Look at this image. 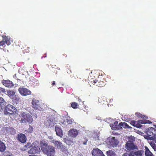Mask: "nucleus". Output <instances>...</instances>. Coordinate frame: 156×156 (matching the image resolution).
<instances>
[{
    "label": "nucleus",
    "instance_id": "1",
    "mask_svg": "<svg viewBox=\"0 0 156 156\" xmlns=\"http://www.w3.org/2000/svg\"><path fill=\"white\" fill-rule=\"evenodd\" d=\"M41 148L43 152L47 156H51L55 154V147L48 145L45 141H42L41 142Z\"/></svg>",
    "mask_w": 156,
    "mask_h": 156
},
{
    "label": "nucleus",
    "instance_id": "2",
    "mask_svg": "<svg viewBox=\"0 0 156 156\" xmlns=\"http://www.w3.org/2000/svg\"><path fill=\"white\" fill-rule=\"evenodd\" d=\"M4 111L5 115H16L17 112V110L13 106L11 105H8L5 106Z\"/></svg>",
    "mask_w": 156,
    "mask_h": 156
},
{
    "label": "nucleus",
    "instance_id": "3",
    "mask_svg": "<svg viewBox=\"0 0 156 156\" xmlns=\"http://www.w3.org/2000/svg\"><path fill=\"white\" fill-rule=\"evenodd\" d=\"M41 151L39 143L37 141H34L31 145L30 149L28 151L29 154L39 153Z\"/></svg>",
    "mask_w": 156,
    "mask_h": 156
},
{
    "label": "nucleus",
    "instance_id": "4",
    "mask_svg": "<svg viewBox=\"0 0 156 156\" xmlns=\"http://www.w3.org/2000/svg\"><path fill=\"white\" fill-rule=\"evenodd\" d=\"M57 120L54 115H49L47 118V119L45 122V124L47 127L50 126H52L56 124Z\"/></svg>",
    "mask_w": 156,
    "mask_h": 156
},
{
    "label": "nucleus",
    "instance_id": "5",
    "mask_svg": "<svg viewBox=\"0 0 156 156\" xmlns=\"http://www.w3.org/2000/svg\"><path fill=\"white\" fill-rule=\"evenodd\" d=\"M125 147L128 151H131L135 149H138L137 147L135 145L133 142L128 141L125 145Z\"/></svg>",
    "mask_w": 156,
    "mask_h": 156
},
{
    "label": "nucleus",
    "instance_id": "6",
    "mask_svg": "<svg viewBox=\"0 0 156 156\" xmlns=\"http://www.w3.org/2000/svg\"><path fill=\"white\" fill-rule=\"evenodd\" d=\"M19 93L22 95L26 96L31 94V91L27 89L20 87L18 89Z\"/></svg>",
    "mask_w": 156,
    "mask_h": 156
},
{
    "label": "nucleus",
    "instance_id": "7",
    "mask_svg": "<svg viewBox=\"0 0 156 156\" xmlns=\"http://www.w3.org/2000/svg\"><path fill=\"white\" fill-rule=\"evenodd\" d=\"M16 138L17 140L22 143H24L26 141L27 138L25 135L24 134L21 133L17 135Z\"/></svg>",
    "mask_w": 156,
    "mask_h": 156
},
{
    "label": "nucleus",
    "instance_id": "8",
    "mask_svg": "<svg viewBox=\"0 0 156 156\" xmlns=\"http://www.w3.org/2000/svg\"><path fill=\"white\" fill-rule=\"evenodd\" d=\"M22 115L23 118L24 119H26L27 122L30 123L32 121H33V119L32 117V116L28 112H23L22 113Z\"/></svg>",
    "mask_w": 156,
    "mask_h": 156
},
{
    "label": "nucleus",
    "instance_id": "9",
    "mask_svg": "<svg viewBox=\"0 0 156 156\" xmlns=\"http://www.w3.org/2000/svg\"><path fill=\"white\" fill-rule=\"evenodd\" d=\"M78 130L75 129H72L68 132V135L73 138L76 137L78 134Z\"/></svg>",
    "mask_w": 156,
    "mask_h": 156
},
{
    "label": "nucleus",
    "instance_id": "10",
    "mask_svg": "<svg viewBox=\"0 0 156 156\" xmlns=\"http://www.w3.org/2000/svg\"><path fill=\"white\" fill-rule=\"evenodd\" d=\"M92 154L93 156H106L98 148L94 149Z\"/></svg>",
    "mask_w": 156,
    "mask_h": 156
},
{
    "label": "nucleus",
    "instance_id": "11",
    "mask_svg": "<svg viewBox=\"0 0 156 156\" xmlns=\"http://www.w3.org/2000/svg\"><path fill=\"white\" fill-rule=\"evenodd\" d=\"M108 140L111 144L113 147L116 146L118 144V141L114 137H109L108 138Z\"/></svg>",
    "mask_w": 156,
    "mask_h": 156
},
{
    "label": "nucleus",
    "instance_id": "12",
    "mask_svg": "<svg viewBox=\"0 0 156 156\" xmlns=\"http://www.w3.org/2000/svg\"><path fill=\"white\" fill-rule=\"evenodd\" d=\"M55 131L57 136L60 137L63 135V131L62 129L61 126L60 125H56L55 126Z\"/></svg>",
    "mask_w": 156,
    "mask_h": 156
},
{
    "label": "nucleus",
    "instance_id": "13",
    "mask_svg": "<svg viewBox=\"0 0 156 156\" xmlns=\"http://www.w3.org/2000/svg\"><path fill=\"white\" fill-rule=\"evenodd\" d=\"M2 83L4 86L7 87H11L13 86V83L9 80H3Z\"/></svg>",
    "mask_w": 156,
    "mask_h": 156
},
{
    "label": "nucleus",
    "instance_id": "14",
    "mask_svg": "<svg viewBox=\"0 0 156 156\" xmlns=\"http://www.w3.org/2000/svg\"><path fill=\"white\" fill-rule=\"evenodd\" d=\"M6 105V102L2 98L0 97V111L3 110Z\"/></svg>",
    "mask_w": 156,
    "mask_h": 156
},
{
    "label": "nucleus",
    "instance_id": "15",
    "mask_svg": "<svg viewBox=\"0 0 156 156\" xmlns=\"http://www.w3.org/2000/svg\"><path fill=\"white\" fill-rule=\"evenodd\" d=\"M50 142L53 143L54 144L55 146L58 149H60V148H61L62 143L61 142H60L59 141L52 140H51Z\"/></svg>",
    "mask_w": 156,
    "mask_h": 156
},
{
    "label": "nucleus",
    "instance_id": "16",
    "mask_svg": "<svg viewBox=\"0 0 156 156\" xmlns=\"http://www.w3.org/2000/svg\"><path fill=\"white\" fill-rule=\"evenodd\" d=\"M137 122H138V126H139L138 128L142 126L140 124H151L152 123V122L148 120H139Z\"/></svg>",
    "mask_w": 156,
    "mask_h": 156
},
{
    "label": "nucleus",
    "instance_id": "17",
    "mask_svg": "<svg viewBox=\"0 0 156 156\" xmlns=\"http://www.w3.org/2000/svg\"><path fill=\"white\" fill-rule=\"evenodd\" d=\"M32 106L35 109H37L40 106L39 101L35 99H33L32 101Z\"/></svg>",
    "mask_w": 156,
    "mask_h": 156
},
{
    "label": "nucleus",
    "instance_id": "18",
    "mask_svg": "<svg viewBox=\"0 0 156 156\" xmlns=\"http://www.w3.org/2000/svg\"><path fill=\"white\" fill-rule=\"evenodd\" d=\"M4 130H5L8 133H10L12 134H14L15 133V130L12 128L5 127L4 128Z\"/></svg>",
    "mask_w": 156,
    "mask_h": 156
},
{
    "label": "nucleus",
    "instance_id": "19",
    "mask_svg": "<svg viewBox=\"0 0 156 156\" xmlns=\"http://www.w3.org/2000/svg\"><path fill=\"white\" fill-rule=\"evenodd\" d=\"M153 131H155L154 128L152 127H149L148 128V131L147 132V135L150 136L154 137V134Z\"/></svg>",
    "mask_w": 156,
    "mask_h": 156
},
{
    "label": "nucleus",
    "instance_id": "20",
    "mask_svg": "<svg viewBox=\"0 0 156 156\" xmlns=\"http://www.w3.org/2000/svg\"><path fill=\"white\" fill-rule=\"evenodd\" d=\"M119 125H120V128L122 129V126L123 127L125 128L126 129H131L132 128L129 126L125 122H121L119 124Z\"/></svg>",
    "mask_w": 156,
    "mask_h": 156
},
{
    "label": "nucleus",
    "instance_id": "21",
    "mask_svg": "<svg viewBox=\"0 0 156 156\" xmlns=\"http://www.w3.org/2000/svg\"><path fill=\"white\" fill-rule=\"evenodd\" d=\"M145 154L146 156H154L153 154L147 147L145 146Z\"/></svg>",
    "mask_w": 156,
    "mask_h": 156
},
{
    "label": "nucleus",
    "instance_id": "22",
    "mask_svg": "<svg viewBox=\"0 0 156 156\" xmlns=\"http://www.w3.org/2000/svg\"><path fill=\"white\" fill-rule=\"evenodd\" d=\"M112 129L113 130L118 129V127H120V125L117 121L115 122L111 126Z\"/></svg>",
    "mask_w": 156,
    "mask_h": 156
},
{
    "label": "nucleus",
    "instance_id": "23",
    "mask_svg": "<svg viewBox=\"0 0 156 156\" xmlns=\"http://www.w3.org/2000/svg\"><path fill=\"white\" fill-rule=\"evenodd\" d=\"M6 149V147L5 144L0 140V151L3 152Z\"/></svg>",
    "mask_w": 156,
    "mask_h": 156
},
{
    "label": "nucleus",
    "instance_id": "24",
    "mask_svg": "<svg viewBox=\"0 0 156 156\" xmlns=\"http://www.w3.org/2000/svg\"><path fill=\"white\" fill-rule=\"evenodd\" d=\"M94 83H96V85L99 87H102L103 85L101 84L102 83H103V81H100V82H98V81L96 79L94 81Z\"/></svg>",
    "mask_w": 156,
    "mask_h": 156
},
{
    "label": "nucleus",
    "instance_id": "25",
    "mask_svg": "<svg viewBox=\"0 0 156 156\" xmlns=\"http://www.w3.org/2000/svg\"><path fill=\"white\" fill-rule=\"evenodd\" d=\"M2 38L4 40L5 43L7 45H9L10 44V42L6 36H3Z\"/></svg>",
    "mask_w": 156,
    "mask_h": 156
},
{
    "label": "nucleus",
    "instance_id": "26",
    "mask_svg": "<svg viewBox=\"0 0 156 156\" xmlns=\"http://www.w3.org/2000/svg\"><path fill=\"white\" fill-rule=\"evenodd\" d=\"M149 144L151 147L154 150V151L156 152V144H155L153 141H151L149 143Z\"/></svg>",
    "mask_w": 156,
    "mask_h": 156
},
{
    "label": "nucleus",
    "instance_id": "27",
    "mask_svg": "<svg viewBox=\"0 0 156 156\" xmlns=\"http://www.w3.org/2000/svg\"><path fill=\"white\" fill-rule=\"evenodd\" d=\"M131 124L134 126H136L138 128L139 126H138V122L137 121L135 120H133L131 122Z\"/></svg>",
    "mask_w": 156,
    "mask_h": 156
},
{
    "label": "nucleus",
    "instance_id": "28",
    "mask_svg": "<svg viewBox=\"0 0 156 156\" xmlns=\"http://www.w3.org/2000/svg\"><path fill=\"white\" fill-rule=\"evenodd\" d=\"M87 141V138L86 137H84L81 139V143H82L84 145H86Z\"/></svg>",
    "mask_w": 156,
    "mask_h": 156
},
{
    "label": "nucleus",
    "instance_id": "29",
    "mask_svg": "<svg viewBox=\"0 0 156 156\" xmlns=\"http://www.w3.org/2000/svg\"><path fill=\"white\" fill-rule=\"evenodd\" d=\"M6 92L7 93V94L9 96H13L15 94V93L14 92L10 90H7Z\"/></svg>",
    "mask_w": 156,
    "mask_h": 156
},
{
    "label": "nucleus",
    "instance_id": "30",
    "mask_svg": "<svg viewBox=\"0 0 156 156\" xmlns=\"http://www.w3.org/2000/svg\"><path fill=\"white\" fill-rule=\"evenodd\" d=\"M135 138L134 136H129V140L128 141H129L130 142H133V141H135Z\"/></svg>",
    "mask_w": 156,
    "mask_h": 156
},
{
    "label": "nucleus",
    "instance_id": "31",
    "mask_svg": "<svg viewBox=\"0 0 156 156\" xmlns=\"http://www.w3.org/2000/svg\"><path fill=\"white\" fill-rule=\"evenodd\" d=\"M145 139H147V140H153V137H150V136L147 135H145L144 136Z\"/></svg>",
    "mask_w": 156,
    "mask_h": 156
},
{
    "label": "nucleus",
    "instance_id": "32",
    "mask_svg": "<svg viewBox=\"0 0 156 156\" xmlns=\"http://www.w3.org/2000/svg\"><path fill=\"white\" fill-rule=\"evenodd\" d=\"M77 106V103L75 102H73L71 104L72 107L74 108H76Z\"/></svg>",
    "mask_w": 156,
    "mask_h": 156
},
{
    "label": "nucleus",
    "instance_id": "33",
    "mask_svg": "<svg viewBox=\"0 0 156 156\" xmlns=\"http://www.w3.org/2000/svg\"><path fill=\"white\" fill-rule=\"evenodd\" d=\"M6 92V90L4 88L0 87V94L2 93H5Z\"/></svg>",
    "mask_w": 156,
    "mask_h": 156
},
{
    "label": "nucleus",
    "instance_id": "34",
    "mask_svg": "<svg viewBox=\"0 0 156 156\" xmlns=\"http://www.w3.org/2000/svg\"><path fill=\"white\" fill-rule=\"evenodd\" d=\"M4 156H11V153L9 151H5L3 153Z\"/></svg>",
    "mask_w": 156,
    "mask_h": 156
},
{
    "label": "nucleus",
    "instance_id": "35",
    "mask_svg": "<svg viewBox=\"0 0 156 156\" xmlns=\"http://www.w3.org/2000/svg\"><path fill=\"white\" fill-rule=\"evenodd\" d=\"M20 122L21 123H25L27 122L26 119H21L20 120Z\"/></svg>",
    "mask_w": 156,
    "mask_h": 156
},
{
    "label": "nucleus",
    "instance_id": "36",
    "mask_svg": "<svg viewBox=\"0 0 156 156\" xmlns=\"http://www.w3.org/2000/svg\"><path fill=\"white\" fill-rule=\"evenodd\" d=\"M67 123L69 124H72L73 122V121L72 119H70V118H69L68 119H67Z\"/></svg>",
    "mask_w": 156,
    "mask_h": 156
},
{
    "label": "nucleus",
    "instance_id": "37",
    "mask_svg": "<svg viewBox=\"0 0 156 156\" xmlns=\"http://www.w3.org/2000/svg\"><path fill=\"white\" fill-rule=\"evenodd\" d=\"M135 114L139 118H142L143 116H144V115H142L140 113H136Z\"/></svg>",
    "mask_w": 156,
    "mask_h": 156
},
{
    "label": "nucleus",
    "instance_id": "38",
    "mask_svg": "<svg viewBox=\"0 0 156 156\" xmlns=\"http://www.w3.org/2000/svg\"><path fill=\"white\" fill-rule=\"evenodd\" d=\"M31 144L30 143H28L25 146V147L27 148H28L30 149V146L31 145Z\"/></svg>",
    "mask_w": 156,
    "mask_h": 156
},
{
    "label": "nucleus",
    "instance_id": "39",
    "mask_svg": "<svg viewBox=\"0 0 156 156\" xmlns=\"http://www.w3.org/2000/svg\"><path fill=\"white\" fill-rule=\"evenodd\" d=\"M5 44V41L3 39V40L1 41H0V46H3Z\"/></svg>",
    "mask_w": 156,
    "mask_h": 156
},
{
    "label": "nucleus",
    "instance_id": "40",
    "mask_svg": "<svg viewBox=\"0 0 156 156\" xmlns=\"http://www.w3.org/2000/svg\"><path fill=\"white\" fill-rule=\"evenodd\" d=\"M60 149L62 151H64L65 150V146L62 145L61 146V148H60Z\"/></svg>",
    "mask_w": 156,
    "mask_h": 156
},
{
    "label": "nucleus",
    "instance_id": "41",
    "mask_svg": "<svg viewBox=\"0 0 156 156\" xmlns=\"http://www.w3.org/2000/svg\"><path fill=\"white\" fill-rule=\"evenodd\" d=\"M153 137V140L156 143V134H154Z\"/></svg>",
    "mask_w": 156,
    "mask_h": 156
},
{
    "label": "nucleus",
    "instance_id": "42",
    "mask_svg": "<svg viewBox=\"0 0 156 156\" xmlns=\"http://www.w3.org/2000/svg\"><path fill=\"white\" fill-rule=\"evenodd\" d=\"M76 156H83L82 154L80 153H78L77 154Z\"/></svg>",
    "mask_w": 156,
    "mask_h": 156
},
{
    "label": "nucleus",
    "instance_id": "43",
    "mask_svg": "<svg viewBox=\"0 0 156 156\" xmlns=\"http://www.w3.org/2000/svg\"><path fill=\"white\" fill-rule=\"evenodd\" d=\"M142 118L144 119H148V118L147 116H145L144 115V116H143V117Z\"/></svg>",
    "mask_w": 156,
    "mask_h": 156
},
{
    "label": "nucleus",
    "instance_id": "44",
    "mask_svg": "<svg viewBox=\"0 0 156 156\" xmlns=\"http://www.w3.org/2000/svg\"><path fill=\"white\" fill-rule=\"evenodd\" d=\"M49 139L50 140V141L51 140H53V138L51 136H49L48 137Z\"/></svg>",
    "mask_w": 156,
    "mask_h": 156
},
{
    "label": "nucleus",
    "instance_id": "45",
    "mask_svg": "<svg viewBox=\"0 0 156 156\" xmlns=\"http://www.w3.org/2000/svg\"><path fill=\"white\" fill-rule=\"evenodd\" d=\"M96 119H97L98 120H100V117L99 116H98V117H96Z\"/></svg>",
    "mask_w": 156,
    "mask_h": 156
},
{
    "label": "nucleus",
    "instance_id": "46",
    "mask_svg": "<svg viewBox=\"0 0 156 156\" xmlns=\"http://www.w3.org/2000/svg\"><path fill=\"white\" fill-rule=\"evenodd\" d=\"M52 84L53 85H55V81H53V82H52Z\"/></svg>",
    "mask_w": 156,
    "mask_h": 156
},
{
    "label": "nucleus",
    "instance_id": "47",
    "mask_svg": "<svg viewBox=\"0 0 156 156\" xmlns=\"http://www.w3.org/2000/svg\"><path fill=\"white\" fill-rule=\"evenodd\" d=\"M16 74H15L14 76H13V77L14 78L16 79Z\"/></svg>",
    "mask_w": 156,
    "mask_h": 156
},
{
    "label": "nucleus",
    "instance_id": "48",
    "mask_svg": "<svg viewBox=\"0 0 156 156\" xmlns=\"http://www.w3.org/2000/svg\"><path fill=\"white\" fill-rule=\"evenodd\" d=\"M29 156H37L35 155H29Z\"/></svg>",
    "mask_w": 156,
    "mask_h": 156
},
{
    "label": "nucleus",
    "instance_id": "49",
    "mask_svg": "<svg viewBox=\"0 0 156 156\" xmlns=\"http://www.w3.org/2000/svg\"><path fill=\"white\" fill-rule=\"evenodd\" d=\"M57 69H58V70H60V68H57Z\"/></svg>",
    "mask_w": 156,
    "mask_h": 156
},
{
    "label": "nucleus",
    "instance_id": "50",
    "mask_svg": "<svg viewBox=\"0 0 156 156\" xmlns=\"http://www.w3.org/2000/svg\"><path fill=\"white\" fill-rule=\"evenodd\" d=\"M155 127L156 128V126H155Z\"/></svg>",
    "mask_w": 156,
    "mask_h": 156
},
{
    "label": "nucleus",
    "instance_id": "51",
    "mask_svg": "<svg viewBox=\"0 0 156 156\" xmlns=\"http://www.w3.org/2000/svg\"><path fill=\"white\" fill-rule=\"evenodd\" d=\"M155 127L156 128V126H155Z\"/></svg>",
    "mask_w": 156,
    "mask_h": 156
}]
</instances>
